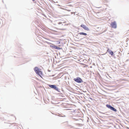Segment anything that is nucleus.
Segmentation results:
<instances>
[{
  "label": "nucleus",
  "instance_id": "1",
  "mask_svg": "<svg viewBox=\"0 0 129 129\" xmlns=\"http://www.w3.org/2000/svg\"><path fill=\"white\" fill-rule=\"evenodd\" d=\"M34 70L36 73L39 75L41 74V72L40 71L39 69L37 67H36L34 69Z\"/></svg>",
  "mask_w": 129,
  "mask_h": 129
},
{
  "label": "nucleus",
  "instance_id": "2",
  "mask_svg": "<svg viewBox=\"0 0 129 129\" xmlns=\"http://www.w3.org/2000/svg\"><path fill=\"white\" fill-rule=\"evenodd\" d=\"M74 80L78 83H81L82 82V79L80 77H78L74 79Z\"/></svg>",
  "mask_w": 129,
  "mask_h": 129
},
{
  "label": "nucleus",
  "instance_id": "3",
  "mask_svg": "<svg viewBox=\"0 0 129 129\" xmlns=\"http://www.w3.org/2000/svg\"><path fill=\"white\" fill-rule=\"evenodd\" d=\"M106 106L108 108L114 111L115 112H116L117 111V110H116V109H115L113 107H112L110 105H106Z\"/></svg>",
  "mask_w": 129,
  "mask_h": 129
},
{
  "label": "nucleus",
  "instance_id": "4",
  "mask_svg": "<svg viewBox=\"0 0 129 129\" xmlns=\"http://www.w3.org/2000/svg\"><path fill=\"white\" fill-rule=\"evenodd\" d=\"M49 86L50 87L54 88L57 91H58L59 89L55 85H49Z\"/></svg>",
  "mask_w": 129,
  "mask_h": 129
},
{
  "label": "nucleus",
  "instance_id": "5",
  "mask_svg": "<svg viewBox=\"0 0 129 129\" xmlns=\"http://www.w3.org/2000/svg\"><path fill=\"white\" fill-rule=\"evenodd\" d=\"M111 26L112 27L116 28V24L115 22H112L111 24Z\"/></svg>",
  "mask_w": 129,
  "mask_h": 129
},
{
  "label": "nucleus",
  "instance_id": "6",
  "mask_svg": "<svg viewBox=\"0 0 129 129\" xmlns=\"http://www.w3.org/2000/svg\"><path fill=\"white\" fill-rule=\"evenodd\" d=\"M81 26L85 30L87 31H89V28L86 26L84 25H81Z\"/></svg>",
  "mask_w": 129,
  "mask_h": 129
},
{
  "label": "nucleus",
  "instance_id": "7",
  "mask_svg": "<svg viewBox=\"0 0 129 129\" xmlns=\"http://www.w3.org/2000/svg\"><path fill=\"white\" fill-rule=\"evenodd\" d=\"M78 34L80 35H83L84 36H86L87 35V34L86 33L83 32H80Z\"/></svg>",
  "mask_w": 129,
  "mask_h": 129
},
{
  "label": "nucleus",
  "instance_id": "8",
  "mask_svg": "<svg viewBox=\"0 0 129 129\" xmlns=\"http://www.w3.org/2000/svg\"><path fill=\"white\" fill-rule=\"evenodd\" d=\"M53 47L54 48L57 49H61V48L55 46H54Z\"/></svg>",
  "mask_w": 129,
  "mask_h": 129
},
{
  "label": "nucleus",
  "instance_id": "9",
  "mask_svg": "<svg viewBox=\"0 0 129 129\" xmlns=\"http://www.w3.org/2000/svg\"><path fill=\"white\" fill-rule=\"evenodd\" d=\"M109 52L110 54L111 55H112L113 54V52L112 51H109Z\"/></svg>",
  "mask_w": 129,
  "mask_h": 129
},
{
  "label": "nucleus",
  "instance_id": "10",
  "mask_svg": "<svg viewBox=\"0 0 129 129\" xmlns=\"http://www.w3.org/2000/svg\"><path fill=\"white\" fill-rule=\"evenodd\" d=\"M57 42L59 44L60 43V42L59 41H58Z\"/></svg>",
  "mask_w": 129,
  "mask_h": 129
},
{
  "label": "nucleus",
  "instance_id": "11",
  "mask_svg": "<svg viewBox=\"0 0 129 129\" xmlns=\"http://www.w3.org/2000/svg\"><path fill=\"white\" fill-rule=\"evenodd\" d=\"M33 1H34L35 0H32Z\"/></svg>",
  "mask_w": 129,
  "mask_h": 129
}]
</instances>
